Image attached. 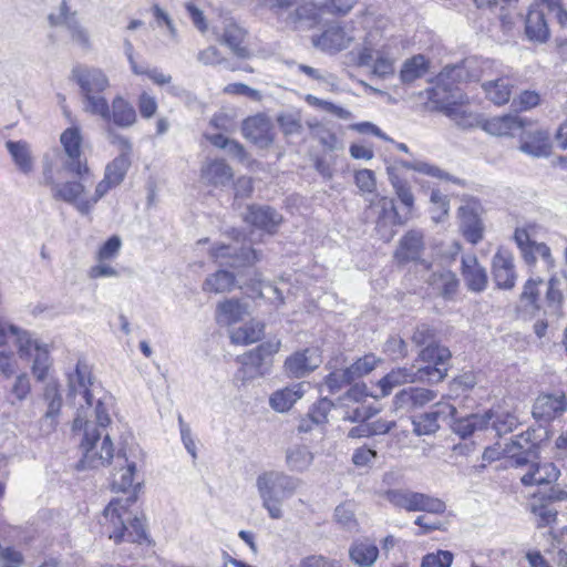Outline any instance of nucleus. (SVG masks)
<instances>
[{
	"label": "nucleus",
	"mask_w": 567,
	"mask_h": 567,
	"mask_svg": "<svg viewBox=\"0 0 567 567\" xmlns=\"http://www.w3.org/2000/svg\"><path fill=\"white\" fill-rule=\"evenodd\" d=\"M69 395H80V404L73 421V432L81 435L80 450L82 468H99L109 465L114 457V445L107 432L111 423L110 411L114 398L103 390L91 375L89 367L78 362L73 373L68 375Z\"/></svg>",
	"instance_id": "nucleus-1"
},
{
	"label": "nucleus",
	"mask_w": 567,
	"mask_h": 567,
	"mask_svg": "<svg viewBox=\"0 0 567 567\" xmlns=\"http://www.w3.org/2000/svg\"><path fill=\"white\" fill-rule=\"evenodd\" d=\"M451 351L443 346H430L421 350L420 361L422 367H403L391 370L378 383L381 396H386L391 391L405 383L427 382L437 383L442 381L447 373L451 360Z\"/></svg>",
	"instance_id": "nucleus-2"
},
{
	"label": "nucleus",
	"mask_w": 567,
	"mask_h": 567,
	"mask_svg": "<svg viewBox=\"0 0 567 567\" xmlns=\"http://www.w3.org/2000/svg\"><path fill=\"white\" fill-rule=\"evenodd\" d=\"M463 71L458 65L445 66L436 78V86L431 99L436 110L458 126L470 127L474 125L476 118L466 105L467 97L457 87H453V83L462 78Z\"/></svg>",
	"instance_id": "nucleus-3"
},
{
	"label": "nucleus",
	"mask_w": 567,
	"mask_h": 567,
	"mask_svg": "<svg viewBox=\"0 0 567 567\" xmlns=\"http://www.w3.org/2000/svg\"><path fill=\"white\" fill-rule=\"evenodd\" d=\"M301 484L302 481L299 477L284 471L270 470L258 475L256 487L262 507L272 519H280L284 516V501L290 498Z\"/></svg>",
	"instance_id": "nucleus-4"
},
{
	"label": "nucleus",
	"mask_w": 567,
	"mask_h": 567,
	"mask_svg": "<svg viewBox=\"0 0 567 567\" xmlns=\"http://www.w3.org/2000/svg\"><path fill=\"white\" fill-rule=\"evenodd\" d=\"M135 502L134 495L116 498L111 501L103 512L105 519L113 526L110 538L116 543L124 540L141 543L146 537L143 520L128 511V507Z\"/></svg>",
	"instance_id": "nucleus-5"
},
{
	"label": "nucleus",
	"mask_w": 567,
	"mask_h": 567,
	"mask_svg": "<svg viewBox=\"0 0 567 567\" xmlns=\"http://www.w3.org/2000/svg\"><path fill=\"white\" fill-rule=\"evenodd\" d=\"M72 79L84 97V110L94 115L109 116V103L101 95L110 85L106 74L101 69L76 65L72 69Z\"/></svg>",
	"instance_id": "nucleus-6"
},
{
	"label": "nucleus",
	"mask_w": 567,
	"mask_h": 567,
	"mask_svg": "<svg viewBox=\"0 0 567 567\" xmlns=\"http://www.w3.org/2000/svg\"><path fill=\"white\" fill-rule=\"evenodd\" d=\"M384 497L394 507L408 512H426L430 514H443L446 509L445 503L432 495L414 492L411 489L395 488L388 489Z\"/></svg>",
	"instance_id": "nucleus-7"
},
{
	"label": "nucleus",
	"mask_w": 567,
	"mask_h": 567,
	"mask_svg": "<svg viewBox=\"0 0 567 567\" xmlns=\"http://www.w3.org/2000/svg\"><path fill=\"white\" fill-rule=\"evenodd\" d=\"M370 208L375 216V231L383 241H390L395 235L394 227L405 223L398 213L394 200L385 196H377L371 202Z\"/></svg>",
	"instance_id": "nucleus-8"
},
{
	"label": "nucleus",
	"mask_w": 567,
	"mask_h": 567,
	"mask_svg": "<svg viewBox=\"0 0 567 567\" xmlns=\"http://www.w3.org/2000/svg\"><path fill=\"white\" fill-rule=\"evenodd\" d=\"M43 184L50 187L53 199L70 204L80 213V204L86 200L85 186L81 181L58 183L53 178L52 167L47 165L43 169Z\"/></svg>",
	"instance_id": "nucleus-9"
},
{
	"label": "nucleus",
	"mask_w": 567,
	"mask_h": 567,
	"mask_svg": "<svg viewBox=\"0 0 567 567\" xmlns=\"http://www.w3.org/2000/svg\"><path fill=\"white\" fill-rule=\"evenodd\" d=\"M210 258L221 267L239 268L255 264L259 260L258 252L250 247L239 250L231 245H215L209 250Z\"/></svg>",
	"instance_id": "nucleus-10"
},
{
	"label": "nucleus",
	"mask_w": 567,
	"mask_h": 567,
	"mask_svg": "<svg viewBox=\"0 0 567 567\" xmlns=\"http://www.w3.org/2000/svg\"><path fill=\"white\" fill-rule=\"evenodd\" d=\"M456 412V408L449 402H439L429 412L413 419V431L416 435L434 434L440 429V422L451 420Z\"/></svg>",
	"instance_id": "nucleus-11"
},
{
	"label": "nucleus",
	"mask_w": 567,
	"mask_h": 567,
	"mask_svg": "<svg viewBox=\"0 0 567 567\" xmlns=\"http://www.w3.org/2000/svg\"><path fill=\"white\" fill-rule=\"evenodd\" d=\"M60 141L68 156L64 167L84 179L85 175L89 174V167L81 159V135L79 130L74 127L65 130L61 134Z\"/></svg>",
	"instance_id": "nucleus-12"
},
{
	"label": "nucleus",
	"mask_w": 567,
	"mask_h": 567,
	"mask_svg": "<svg viewBox=\"0 0 567 567\" xmlns=\"http://www.w3.org/2000/svg\"><path fill=\"white\" fill-rule=\"evenodd\" d=\"M567 410V398L564 392L543 393L534 402L532 414L535 420L549 423L560 417Z\"/></svg>",
	"instance_id": "nucleus-13"
},
{
	"label": "nucleus",
	"mask_w": 567,
	"mask_h": 567,
	"mask_svg": "<svg viewBox=\"0 0 567 567\" xmlns=\"http://www.w3.org/2000/svg\"><path fill=\"white\" fill-rule=\"evenodd\" d=\"M322 360L317 349L297 351L285 361V372L290 378L300 379L313 372Z\"/></svg>",
	"instance_id": "nucleus-14"
},
{
	"label": "nucleus",
	"mask_w": 567,
	"mask_h": 567,
	"mask_svg": "<svg viewBox=\"0 0 567 567\" xmlns=\"http://www.w3.org/2000/svg\"><path fill=\"white\" fill-rule=\"evenodd\" d=\"M546 8L544 1L532 7L526 14L524 22V32L528 41L534 43H546L550 38V29L546 19Z\"/></svg>",
	"instance_id": "nucleus-15"
},
{
	"label": "nucleus",
	"mask_w": 567,
	"mask_h": 567,
	"mask_svg": "<svg viewBox=\"0 0 567 567\" xmlns=\"http://www.w3.org/2000/svg\"><path fill=\"white\" fill-rule=\"evenodd\" d=\"M393 58L384 49L364 45L358 55V64L372 68V73L380 78L393 74Z\"/></svg>",
	"instance_id": "nucleus-16"
},
{
	"label": "nucleus",
	"mask_w": 567,
	"mask_h": 567,
	"mask_svg": "<svg viewBox=\"0 0 567 567\" xmlns=\"http://www.w3.org/2000/svg\"><path fill=\"white\" fill-rule=\"evenodd\" d=\"M116 464L120 468L113 474L112 488L116 492L127 493L132 488L130 495H134L141 488V483H135L136 463L128 460L125 454L117 453L115 456Z\"/></svg>",
	"instance_id": "nucleus-17"
},
{
	"label": "nucleus",
	"mask_w": 567,
	"mask_h": 567,
	"mask_svg": "<svg viewBox=\"0 0 567 567\" xmlns=\"http://www.w3.org/2000/svg\"><path fill=\"white\" fill-rule=\"evenodd\" d=\"M353 40L352 30L339 24H331L313 39V45L322 51L338 52L347 49Z\"/></svg>",
	"instance_id": "nucleus-18"
},
{
	"label": "nucleus",
	"mask_w": 567,
	"mask_h": 567,
	"mask_svg": "<svg viewBox=\"0 0 567 567\" xmlns=\"http://www.w3.org/2000/svg\"><path fill=\"white\" fill-rule=\"evenodd\" d=\"M492 274L499 289H512L515 286L514 257L509 251L499 249L493 256Z\"/></svg>",
	"instance_id": "nucleus-19"
},
{
	"label": "nucleus",
	"mask_w": 567,
	"mask_h": 567,
	"mask_svg": "<svg viewBox=\"0 0 567 567\" xmlns=\"http://www.w3.org/2000/svg\"><path fill=\"white\" fill-rule=\"evenodd\" d=\"M241 131L245 138L260 147H267L272 142L271 122L264 114L246 118L243 122Z\"/></svg>",
	"instance_id": "nucleus-20"
},
{
	"label": "nucleus",
	"mask_w": 567,
	"mask_h": 567,
	"mask_svg": "<svg viewBox=\"0 0 567 567\" xmlns=\"http://www.w3.org/2000/svg\"><path fill=\"white\" fill-rule=\"evenodd\" d=\"M492 416L493 410L485 411L482 414L474 413L460 417L455 415L454 417H452L453 423L451 424V426L455 434H457L462 439H466L468 436H472L476 432L488 429Z\"/></svg>",
	"instance_id": "nucleus-21"
},
{
	"label": "nucleus",
	"mask_w": 567,
	"mask_h": 567,
	"mask_svg": "<svg viewBox=\"0 0 567 567\" xmlns=\"http://www.w3.org/2000/svg\"><path fill=\"white\" fill-rule=\"evenodd\" d=\"M462 276L468 290L482 292L486 289L488 277L486 269L477 261L476 256L462 257Z\"/></svg>",
	"instance_id": "nucleus-22"
},
{
	"label": "nucleus",
	"mask_w": 567,
	"mask_h": 567,
	"mask_svg": "<svg viewBox=\"0 0 567 567\" xmlns=\"http://www.w3.org/2000/svg\"><path fill=\"white\" fill-rule=\"evenodd\" d=\"M306 386L305 382H297L275 391L269 398L270 408L278 413L290 411L305 395Z\"/></svg>",
	"instance_id": "nucleus-23"
},
{
	"label": "nucleus",
	"mask_w": 567,
	"mask_h": 567,
	"mask_svg": "<svg viewBox=\"0 0 567 567\" xmlns=\"http://www.w3.org/2000/svg\"><path fill=\"white\" fill-rule=\"evenodd\" d=\"M245 220L257 228L274 234L282 221V216L269 206L251 205L248 207Z\"/></svg>",
	"instance_id": "nucleus-24"
},
{
	"label": "nucleus",
	"mask_w": 567,
	"mask_h": 567,
	"mask_svg": "<svg viewBox=\"0 0 567 567\" xmlns=\"http://www.w3.org/2000/svg\"><path fill=\"white\" fill-rule=\"evenodd\" d=\"M433 399L434 393L431 390L422 388H408L395 394L393 399V409L396 412H409L413 409L423 406Z\"/></svg>",
	"instance_id": "nucleus-25"
},
{
	"label": "nucleus",
	"mask_w": 567,
	"mask_h": 567,
	"mask_svg": "<svg viewBox=\"0 0 567 567\" xmlns=\"http://www.w3.org/2000/svg\"><path fill=\"white\" fill-rule=\"evenodd\" d=\"M424 250L423 234L420 230H409L400 240L394 257L399 262L417 260Z\"/></svg>",
	"instance_id": "nucleus-26"
},
{
	"label": "nucleus",
	"mask_w": 567,
	"mask_h": 567,
	"mask_svg": "<svg viewBox=\"0 0 567 567\" xmlns=\"http://www.w3.org/2000/svg\"><path fill=\"white\" fill-rule=\"evenodd\" d=\"M107 122H113L118 127H131L137 121L136 111L133 105L122 96H116L112 101L109 116H101Z\"/></svg>",
	"instance_id": "nucleus-27"
},
{
	"label": "nucleus",
	"mask_w": 567,
	"mask_h": 567,
	"mask_svg": "<svg viewBox=\"0 0 567 567\" xmlns=\"http://www.w3.org/2000/svg\"><path fill=\"white\" fill-rule=\"evenodd\" d=\"M245 37L246 31L241 27H239L231 19L225 20L221 33V42L226 44L235 55L241 59L249 56L248 50L241 45Z\"/></svg>",
	"instance_id": "nucleus-28"
},
{
	"label": "nucleus",
	"mask_w": 567,
	"mask_h": 567,
	"mask_svg": "<svg viewBox=\"0 0 567 567\" xmlns=\"http://www.w3.org/2000/svg\"><path fill=\"white\" fill-rule=\"evenodd\" d=\"M400 165L405 169L414 171L437 179L447 181L458 186H464L465 184L463 179L455 177L441 167L425 161H401Z\"/></svg>",
	"instance_id": "nucleus-29"
},
{
	"label": "nucleus",
	"mask_w": 567,
	"mask_h": 567,
	"mask_svg": "<svg viewBox=\"0 0 567 567\" xmlns=\"http://www.w3.org/2000/svg\"><path fill=\"white\" fill-rule=\"evenodd\" d=\"M6 147L20 172L29 174L33 171L34 161L28 142L8 141L6 142Z\"/></svg>",
	"instance_id": "nucleus-30"
},
{
	"label": "nucleus",
	"mask_w": 567,
	"mask_h": 567,
	"mask_svg": "<svg viewBox=\"0 0 567 567\" xmlns=\"http://www.w3.org/2000/svg\"><path fill=\"white\" fill-rule=\"evenodd\" d=\"M286 466L290 472L303 473L313 462V453L306 445H293L286 450Z\"/></svg>",
	"instance_id": "nucleus-31"
},
{
	"label": "nucleus",
	"mask_w": 567,
	"mask_h": 567,
	"mask_svg": "<svg viewBox=\"0 0 567 567\" xmlns=\"http://www.w3.org/2000/svg\"><path fill=\"white\" fill-rule=\"evenodd\" d=\"M522 126L523 120L519 116L513 114L494 116L486 120L483 124L484 131L496 136L509 135L514 131L519 130Z\"/></svg>",
	"instance_id": "nucleus-32"
},
{
	"label": "nucleus",
	"mask_w": 567,
	"mask_h": 567,
	"mask_svg": "<svg viewBox=\"0 0 567 567\" xmlns=\"http://www.w3.org/2000/svg\"><path fill=\"white\" fill-rule=\"evenodd\" d=\"M519 150L534 157L548 156L550 154L549 136L543 131L528 133L523 137Z\"/></svg>",
	"instance_id": "nucleus-33"
},
{
	"label": "nucleus",
	"mask_w": 567,
	"mask_h": 567,
	"mask_svg": "<svg viewBox=\"0 0 567 567\" xmlns=\"http://www.w3.org/2000/svg\"><path fill=\"white\" fill-rule=\"evenodd\" d=\"M202 178L214 186H225L233 178L231 168L224 161H213L202 167Z\"/></svg>",
	"instance_id": "nucleus-34"
},
{
	"label": "nucleus",
	"mask_w": 567,
	"mask_h": 567,
	"mask_svg": "<svg viewBox=\"0 0 567 567\" xmlns=\"http://www.w3.org/2000/svg\"><path fill=\"white\" fill-rule=\"evenodd\" d=\"M279 349V342L277 343H262L254 351L243 357L241 363L243 368L239 370V373H243L244 377L254 378L255 373L249 372L250 368L255 370L258 369L259 364L264 361L266 357H269L276 353Z\"/></svg>",
	"instance_id": "nucleus-35"
},
{
	"label": "nucleus",
	"mask_w": 567,
	"mask_h": 567,
	"mask_svg": "<svg viewBox=\"0 0 567 567\" xmlns=\"http://www.w3.org/2000/svg\"><path fill=\"white\" fill-rule=\"evenodd\" d=\"M349 555L359 567H372L378 559L379 548L369 540L357 542L350 547Z\"/></svg>",
	"instance_id": "nucleus-36"
},
{
	"label": "nucleus",
	"mask_w": 567,
	"mask_h": 567,
	"mask_svg": "<svg viewBox=\"0 0 567 567\" xmlns=\"http://www.w3.org/2000/svg\"><path fill=\"white\" fill-rule=\"evenodd\" d=\"M482 87L493 103L503 105L507 103L512 94V81L508 78H499L494 81H487Z\"/></svg>",
	"instance_id": "nucleus-37"
},
{
	"label": "nucleus",
	"mask_w": 567,
	"mask_h": 567,
	"mask_svg": "<svg viewBox=\"0 0 567 567\" xmlns=\"http://www.w3.org/2000/svg\"><path fill=\"white\" fill-rule=\"evenodd\" d=\"M430 285L440 291L444 298H452L458 288V279L451 270L433 272L429 279Z\"/></svg>",
	"instance_id": "nucleus-38"
},
{
	"label": "nucleus",
	"mask_w": 567,
	"mask_h": 567,
	"mask_svg": "<svg viewBox=\"0 0 567 567\" xmlns=\"http://www.w3.org/2000/svg\"><path fill=\"white\" fill-rule=\"evenodd\" d=\"M519 441H511L505 444L503 449L504 455L508 457V465L513 467H522L527 465L533 457L536 456L537 452H535L532 447H526Z\"/></svg>",
	"instance_id": "nucleus-39"
},
{
	"label": "nucleus",
	"mask_w": 567,
	"mask_h": 567,
	"mask_svg": "<svg viewBox=\"0 0 567 567\" xmlns=\"http://www.w3.org/2000/svg\"><path fill=\"white\" fill-rule=\"evenodd\" d=\"M293 7V12L288 17L292 23L308 22L309 24H315L319 21L320 14L324 10L323 4L319 7L310 1L299 2L297 0V4Z\"/></svg>",
	"instance_id": "nucleus-40"
},
{
	"label": "nucleus",
	"mask_w": 567,
	"mask_h": 567,
	"mask_svg": "<svg viewBox=\"0 0 567 567\" xmlns=\"http://www.w3.org/2000/svg\"><path fill=\"white\" fill-rule=\"evenodd\" d=\"M427 72V61L422 54L408 59L401 69L400 78L405 84H410L422 78Z\"/></svg>",
	"instance_id": "nucleus-41"
},
{
	"label": "nucleus",
	"mask_w": 567,
	"mask_h": 567,
	"mask_svg": "<svg viewBox=\"0 0 567 567\" xmlns=\"http://www.w3.org/2000/svg\"><path fill=\"white\" fill-rule=\"evenodd\" d=\"M235 281V276L231 272L218 270L205 279L203 290L215 293L227 292L234 288Z\"/></svg>",
	"instance_id": "nucleus-42"
},
{
	"label": "nucleus",
	"mask_w": 567,
	"mask_h": 567,
	"mask_svg": "<svg viewBox=\"0 0 567 567\" xmlns=\"http://www.w3.org/2000/svg\"><path fill=\"white\" fill-rule=\"evenodd\" d=\"M264 336V324L251 321L235 329L230 333V340L236 344H250L257 342Z\"/></svg>",
	"instance_id": "nucleus-43"
},
{
	"label": "nucleus",
	"mask_w": 567,
	"mask_h": 567,
	"mask_svg": "<svg viewBox=\"0 0 567 567\" xmlns=\"http://www.w3.org/2000/svg\"><path fill=\"white\" fill-rule=\"evenodd\" d=\"M533 470L522 476V483L526 486L540 485L556 480L558 471L553 464H546L544 466L533 465Z\"/></svg>",
	"instance_id": "nucleus-44"
},
{
	"label": "nucleus",
	"mask_w": 567,
	"mask_h": 567,
	"mask_svg": "<svg viewBox=\"0 0 567 567\" xmlns=\"http://www.w3.org/2000/svg\"><path fill=\"white\" fill-rule=\"evenodd\" d=\"M310 128L315 138L328 151L334 152L343 148V142L337 134L323 124H310Z\"/></svg>",
	"instance_id": "nucleus-45"
},
{
	"label": "nucleus",
	"mask_w": 567,
	"mask_h": 567,
	"mask_svg": "<svg viewBox=\"0 0 567 567\" xmlns=\"http://www.w3.org/2000/svg\"><path fill=\"white\" fill-rule=\"evenodd\" d=\"M381 360L373 353L365 354L355 360L350 367L346 368L348 377L354 382L355 380L372 372Z\"/></svg>",
	"instance_id": "nucleus-46"
},
{
	"label": "nucleus",
	"mask_w": 567,
	"mask_h": 567,
	"mask_svg": "<svg viewBox=\"0 0 567 567\" xmlns=\"http://www.w3.org/2000/svg\"><path fill=\"white\" fill-rule=\"evenodd\" d=\"M9 332L16 337L18 352L21 358L31 357L33 351L41 349V347L43 346V343L33 339L29 332L20 331L16 326H10Z\"/></svg>",
	"instance_id": "nucleus-47"
},
{
	"label": "nucleus",
	"mask_w": 567,
	"mask_h": 567,
	"mask_svg": "<svg viewBox=\"0 0 567 567\" xmlns=\"http://www.w3.org/2000/svg\"><path fill=\"white\" fill-rule=\"evenodd\" d=\"M462 210V228L464 236L472 244H477L483 237V224L478 219V217L474 214H466L465 208H461Z\"/></svg>",
	"instance_id": "nucleus-48"
},
{
	"label": "nucleus",
	"mask_w": 567,
	"mask_h": 567,
	"mask_svg": "<svg viewBox=\"0 0 567 567\" xmlns=\"http://www.w3.org/2000/svg\"><path fill=\"white\" fill-rule=\"evenodd\" d=\"M518 424L517 417L504 411H493V416L489 425L496 432V435L503 436L513 432Z\"/></svg>",
	"instance_id": "nucleus-49"
},
{
	"label": "nucleus",
	"mask_w": 567,
	"mask_h": 567,
	"mask_svg": "<svg viewBox=\"0 0 567 567\" xmlns=\"http://www.w3.org/2000/svg\"><path fill=\"white\" fill-rule=\"evenodd\" d=\"M130 165V156L118 155L106 166L104 177L117 186L124 179Z\"/></svg>",
	"instance_id": "nucleus-50"
},
{
	"label": "nucleus",
	"mask_w": 567,
	"mask_h": 567,
	"mask_svg": "<svg viewBox=\"0 0 567 567\" xmlns=\"http://www.w3.org/2000/svg\"><path fill=\"white\" fill-rule=\"evenodd\" d=\"M389 179L400 202L408 209H412L414 206V195L412 193L410 183L391 172H389Z\"/></svg>",
	"instance_id": "nucleus-51"
},
{
	"label": "nucleus",
	"mask_w": 567,
	"mask_h": 567,
	"mask_svg": "<svg viewBox=\"0 0 567 567\" xmlns=\"http://www.w3.org/2000/svg\"><path fill=\"white\" fill-rule=\"evenodd\" d=\"M219 321L230 324L241 319L244 309L237 300H226L218 306Z\"/></svg>",
	"instance_id": "nucleus-52"
},
{
	"label": "nucleus",
	"mask_w": 567,
	"mask_h": 567,
	"mask_svg": "<svg viewBox=\"0 0 567 567\" xmlns=\"http://www.w3.org/2000/svg\"><path fill=\"white\" fill-rule=\"evenodd\" d=\"M51 365L49 350L45 344L35 351L32 364V373L39 381H44Z\"/></svg>",
	"instance_id": "nucleus-53"
},
{
	"label": "nucleus",
	"mask_w": 567,
	"mask_h": 567,
	"mask_svg": "<svg viewBox=\"0 0 567 567\" xmlns=\"http://www.w3.org/2000/svg\"><path fill=\"white\" fill-rule=\"evenodd\" d=\"M113 187H115V185L104 177L96 185L94 195L90 198H86L85 203L80 204V214L89 215L92 212L95 204Z\"/></svg>",
	"instance_id": "nucleus-54"
},
{
	"label": "nucleus",
	"mask_w": 567,
	"mask_h": 567,
	"mask_svg": "<svg viewBox=\"0 0 567 567\" xmlns=\"http://www.w3.org/2000/svg\"><path fill=\"white\" fill-rule=\"evenodd\" d=\"M334 519L342 527L353 529L357 526L354 505L350 502L338 505L334 509Z\"/></svg>",
	"instance_id": "nucleus-55"
},
{
	"label": "nucleus",
	"mask_w": 567,
	"mask_h": 567,
	"mask_svg": "<svg viewBox=\"0 0 567 567\" xmlns=\"http://www.w3.org/2000/svg\"><path fill=\"white\" fill-rule=\"evenodd\" d=\"M530 511L538 528L553 524L557 518V509L548 504H533Z\"/></svg>",
	"instance_id": "nucleus-56"
},
{
	"label": "nucleus",
	"mask_w": 567,
	"mask_h": 567,
	"mask_svg": "<svg viewBox=\"0 0 567 567\" xmlns=\"http://www.w3.org/2000/svg\"><path fill=\"white\" fill-rule=\"evenodd\" d=\"M31 392V383H30V378L28 377L27 373H21L19 375H17L12 386H11V390H10V393L11 395L14 396V400L10 401V403L12 405L16 404V401L18 402H22L24 401L28 395L30 394Z\"/></svg>",
	"instance_id": "nucleus-57"
},
{
	"label": "nucleus",
	"mask_w": 567,
	"mask_h": 567,
	"mask_svg": "<svg viewBox=\"0 0 567 567\" xmlns=\"http://www.w3.org/2000/svg\"><path fill=\"white\" fill-rule=\"evenodd\" d=\"M306 101L309 105L324 110L340 118L347 120L351 116V113L348 110L340 107L331 102L318 99L315 95L308 94L306 96Z\"/></svg>",
	"instance_id": "nucleus-58"
},
{
	"label": "nucleus",
	"mask_w": 567,
	"mask_h": 567,
	"mask_svg": "<svg viewBox=\"0 0 567 567\" xmlns=\"http://www.w3.org/2000/svg\"><path fill=\"white\" fill-rule=\"evenodd\" d=\"M453 554L450 550H437L422 558L421 567H451Z\"/></svg>",
	"instance_id": "nucleus-59"
},
{
	"label": "nucleus",
	"mask_w": 567,
	"mask_h": 567,
	"mask_svg": "<svg viewBox=\"0 0 567 567\" xmlns=\"http://www.w3.org/2000/svg\"><path fill=\"white\" fill-rule=\"evenodd\" d=\"M334 406L333 402L327 398L320 399L309 411V417L315 424H323L328 421V414Z\"/></svg>",
	"instance_id": "nucleus-60"
},
{
	"label": "nucleus",
	"mask_w": 567,
	"mask_h": 567,
	"mask_svg": "<svg viewBox=\"0 0 567 567\" xmlns=\"http://www.w3.org/2000/svg\"><path fill=\"white\" fill-rule=\"evenodd\" d=\"M122 240L118 236L110 237L99 249L96 254L97 261H107L114 259L121 249Z\"/></svg>",
	"instance_id": "nucleus-61"
},
{
	"label": "nucleus",
	"mask_w": 567,
	"mask_h": 567,
	"mask_svg": "<svg viewBox=\"0 0 567 567\" xmlns=\"http://www.w3.org/2000/svg\"><path fill=\"white\" fill-rule=\"evenodd\" d=\"M434 337H435L434 329H432L426 323H421V324L416 326V328L411 337V340L417 347H421L424 344H426L425 348H427L430 346L436 347L437 344L434 343Z\"/></svg>",
	"instance_id": "nucleus-62"
},
{
	"label": "nucleus",
	"mask_w": 567,
	"mask_h": 567,
	"mask_svg": "<svg viewBox=\"0 0 567 567\" xmlns=\"http://www.w3.org/2000/svg\"><path fill=\"white\" fill-rule=\"evenodd\" d=\"M354 183L361 192L373 193L377 188L375 175L371 169L363 168L354 174Z\"/></svg>",
	"instance_id": "nucleus-63"
},
{
	"label": "nucleus",
	"mask_w": 567,
	"mask_h": 567,
	"mask_svg": "<svg viewBox=\"0 0 567 567\" xmlns=\"http://www.w3.org/2000/svg\"><path fill=\"white\" fill-rule=\"evenodd\" d=\"M383 351L393 359L404 358L408 354V344L399 336H391L384 343Z\"/></svg>",
	"instance_id": "nucleus-64"
}]
</instances>
